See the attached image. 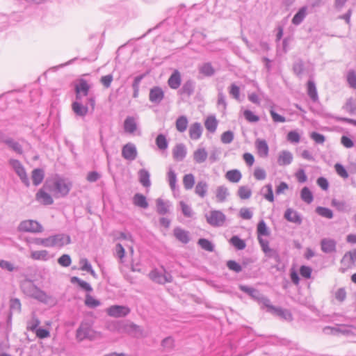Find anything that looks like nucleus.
<instances>
[{"mask_svg":"<svg viewBox=\"0 0 356 356\" xmlns=\"http://www.w3.org/2000/svg\"><path fill=\"white\" fill-rule=\"evenodd\" d=\"M18 229L20 232L40 233L43 231V227L36 220H26L19 223Z\"/></svg>","mask_w":356,"mask_h":356,"instance_id":"obj_8","label":"nucleus"},{"mask_svg":"<svg viewBox=\"0 0 356 356\" xmlns=\"http://www.w3.org/2000/svg\"><path fill=\"white\" fill-rule=\"evenodd\" d=\"M164 98V92L159 86H154L149 90V99L155 104H159Z\"/></svg>","mask_w":356,"mask_h":356,"instance_id":"obj_15","label":"nucleus"},{"mask_svg":"<svg viewBox=\"0 0 356 356\" xmlns=\"http://www.w3.org/2000/svg\"><path fill=\"white\" fill-rule=\"evenodd\" d=\"M307 94L314 102H316L318 100V96L315 83L312 80H309L307 82Z\"/></svg>","mask_w":356,"mask_h":356,"instance_id":"obj_35","label":"nucleus"},{"mask_svg":"<svg viewBox=\"0 0 356 356\" xmlns=\"http://www.w3.org/2000/svg\"><path fill=\"white\" fill-rule=\"evenodd\" d=\"M181 74L177 70H175L168 80L169 87L173 90L179 88L181 85Z\"/></svg>","mask_w":356,"mask_h":356,"instance_id":"obj_16","label":"nucleus"},{"mask_svg":"<svg viewBox=\"0 0 356 356\" xmlns=\"http://www.w3.org/2000/svg\"><path fill=\"white\" fill-rule=\"evenodd\" d=\"M183 184L186 190L191 189L195 184V177L193 174H187L184 176Z\"/></svg>","mask_w":356,"mask_h":356,"instance_id":"obj_50","label":"nucleus"},{"mask_svg":"<svg viewBox=\"0 0 356 356\" xmlns=\"http://www.w3.org/2000/svg\"><path fill=\"white\" fill-rule=\"evenodd\" d=\"M133 203L140 208L147 209L148 207V202L145 195L140 193H136L133 197Z\"/></svg>","mask_w":356,"mask_h":356,"instance_id":"obj_34","label":"nucleus"},{"mask_svg":"<svg viewBox=\"0 0 356 356\" xmlns=\"http://www.w3.org/2000/svg\"><path fill=\"white\" fill-rule=\"evenodd\" d=\"M316 213L318 214L319 216L331 219L333 218V212L331 209L323 207H317L316 208Z\"/></svg>","mask_w":356,"mask_h":356,"instance_id":"obj_52","label":"nucleus"},{"mask_svg":"<svg viewBox=\"0 0 356 356\" xmlns=\"http://www.w3.org/2000/svg\"><path fill=\"white\" fill-rule=\"evenodd\" d=\"M44 177V172L43 170L40 169V168L34 169L32 171V176H31L33 184L35 186L39 185L40 184H41L42 182Z\"/></svg>","mask_w":356,"mask_h":356,"instance_id":"obj_36","label":"nucleus"},{"mask_svg":"<svg viewBox=\"0 0 356 356\" xmlns=\"http://www.w3.org/2000/svg\"><path fill=\"white\" fill-rule=\"evenodd\" d=\"M208 157V153L204 147H198L193 152V160L196 163H204Z\"/></svg>","mask_w":356,"mask_h":356,"instance_id":"obj_25","label":"nucleus"},{"mask_svg":"<svg viewBox=\"0 0 356 356\" xmlns=\"http://www.w3.org/2000/svg\"><path fill=\"white\" fill-rule=\"evenodd\" d=\"M208 224L214 227H219L224 225L227 217L220 210H211L205 215Z\"/></svg>","mask_w":356,"mask_h":356,"instance_id":"obj_6","label":"nucleus"},{"mask_svg":"<svg viewBox=\"0 0 356 356\" xmlns=\"http://www.w3.org/2000/svg\"><path fill=\"white\" fill-rule=\"evenodd\" d=\"M239 289L247 293L248 296H250L252 299H254V300H257V299L259 298V296L261 295V293L257 290V289H255L252 287H250L248 286H245V285H239Z\"/></svg>","mask_w":356,"mask_h":356,"instance_id":"obj_32","label":"nucleus"},{"mask_svg":"<svg viewBox=\"0 0 356 356\" xmlns=\"http://www.w3.org/2000/svg\"><path fill=\"white\" fill-rule=\"evenodd\" d=\"M161 346L165 351H170L174 348V339L168 337L162 341Z\"/></svg>","mask_w":356,"mask_h":356,"instance_id":"obj_60","label":"nucleus"},{"mask_svg":"<svg viewBox=\"0 0 356 356\" xmlns=\"http://www.w3.org/2000/svg\"><path fill=\"white\" fill-rule=\"evenodd\" d=\"M138 179L140 183L145 188L151 186L150 174L146 169H140L138 172Z\"/></svg>","mask_w":356,"mask_h":356,"instance_id":"obj_26","label":"nucleus"},{"mask_svg":"<svg viewBox=\"0 0 356 356\" xmlns=\"http://www.w3.org/2000/svg\"><path fill=\"white\" fill-rule=\"evenodd\" d=\"M167 178L170 188L172 190H175L177 183V175L172 168H169V170L167 174Z\"/></svg>","mask_w":356,"mask_h":356,"instance_id":"obj_53","label":"nucleus"},{"mask_svg":"<svg viewBox=\"0 0 356 356\" xmlns=\"http://www.w3.org/2000/svg\"><path fill=\"white\" fill-rule=\"evenodd\" d=\"M86 100L87 102L85 105H83V99H76V101L72 103V108L76 115L84 117L88 113L89 108H90L92 111L94 110L95 106V97L93 96H89L87 97Z\"/></svg>","mask_w":356,"mask_h":356,"instance_id":"obj_4","label":"nucleus"},{"mask_svg":"<svg viewBox=\"0 0 356 356\" xmlns=\"http://www.w3.org/2000/svg\"><path fill=\"white\" fill-rule=\"evenodd\" d=\"M174 235L177 240L183 243H188L190 241L188 232L180 227L175 228Z\"/></svg>","mask_w":356,"mask_h":356,"instance_id":"obj_28","label":"nucleus"},{"mask_svg":"<svg viewBox=\"0 0 356 356\" xmlns=\"http://www.w3.org/2000/svg\"><path fill=\"white\" fill-rule=\"evenodd\" d=\"M44 187L51 192L56 197H63L69 193L72 188V184L67 179L55 177L51 181L46 182Z\"/></svg>","mask_w":356,"mask_h":356,"instance_id":"obj_1","label":"nucleus"},{"mask_svg":"<svg viewBox=\"0 0 356 356\" xmlns=\"http://www.w3.org/2000/svg\"><path fill=\"white\" fill-rule=\"evenodd\" d=\"M271 313L286 321H291L293 318L291 312L288 309L275 307V309Z\"/></svg>","mask_w":356,"mask_h":356,"instance_id":"obj_38","label":"nucleus"},{"mask_svg":"<svg viewBox=\"0 0 356 356\" xmlns=\"http://www.w3.org/2000/svg\"><path fill=\"white\" fill-rule=\"evenodd\" d=\"M229 95L236 100L239 99L240 97V88L235 83H232L229 88Z\"/></svg>","mask_w":356,"mask_h":356,"instance_id":"obj_62","label":"nucleus"},{"mask_svg":"<svg viewBox=\"0 0 356 356\" xmlns=\"http://www.w3.org/2000/svg\"><path fill=\"white\" fill-rule=\"evenodd\" d=\"M149 278L154 282L164 284L172 281V277L169 272L162 266V271L155 268L153 269L149 274Z\"/></svg>","mask_w":356,"mask_h":356,"instance_id":"obj_7","label":"nucleus"},{"mask_svg":"<svg viewBox=\"0 0 356 356\" xmlns=\"http://www.w3.org/2000/svg\"><path fill=\"white\" fill-rule=\"evenodd\" d=\"M0 141L5 144L10 149L15 152L16 154H23V148L22 145L18 141L14 140L13 138L2 136L0 137Z\"/></svg>","mask_w":356,"mask_h":356,"instance_id":"obj_11","label":"nucleus"},{"mask_svg":"<svg viewBox=\"0 0 356 356\" xmlns=\"http://www.w3.org/2000/svg\"><path fill=\"white\" fill-rule=\"evenodd\" d=\"M188 119L186 116L181 115L179 117L175 122L176 129L179 132H184L188 127Z\"/></svg>","mask_w":356,"mask_h":356,"instance_id":"obj_42","label":"nucleus"},{"mask_svg":"<svg viewBox=\"0 0 356 356\" xmlns=\"http://www.w3.org/2000/svg\"><path fill=\"white\" fill-rule=\"evenodd\" d=\"M197 244L204 250L213 252L214 246L211 241L206 238H200L197 241Z\"/></svg>","mask_w":356,"mask_h":356,"instance_id":"obj_56","label":"nucleus"},{"mask_svg":"<svg viewBox=\"0 0 356 356\" xmlns=\"http://www.w3.org/2000/svg\"><path fill=\"white\" fill-rule=\"evenodd\" d=\"M93 322L85 319L82 321L76 331V339L78 341L85 339L92 341L95 339L96 332L92 328Z\"/></svg>","mask_w":356,"mask_h":356,"instance_id":"obj_3","label":"nucleus"},{"mask_svg":"<svg viewBox=\"0 0 356 356\" xmlns=\"http://www.w3.org/2000/svg\"><path fill=\"white\" fill-rule=\"evenodd\" d=\"M202 134V127L200 122L192 124L189 128V136L193 140L199 139Z\"/></svg>","mask_w":356,"mask_h":356,"instance_id":"obj_23","label":"nucleus"},{"mask_svg":"<svg viewBox=\"0 0 356 356\" xmlns=\"http://www.w3.org/2000/svg\"><path fill=\"white\" fill-rule=\"evenodd\" d=\"M343 109L347 111L350 115L356 114V102L353 98H349L344 106Z\"/></svg>","mask_w":356,"mask_h":356,"instance_id":"obj_47","label":"nucleus"},{"mask_svg":"<svg viewBox=\"0 0 356 356\" xmlns=\"http://www.w3.org/2000/svg\"><path fill=\"white\" fill-rule=\"evenodd\" d=\"M9 164L14 170L15 173L19 176L22 182L26 185V186H29L30 182L29 177L26 175L25 169L21 162L17 159H11L9 160Z\"/></svg>","mask_w":356,"mask_h":356,"instance_id":"obj_9","label":"nucleus"},{"mask_svg":"<svg viewBox=\"0 0 356 356\" xmlns=\"http://www.w3.org/2000/svg\"><path fill=\"white\" fill-rule=\"evenodd\" d=\"M36 200L41 202L44 205H50L53 204L54 200L51 196L43 191V189H40L35 195Z\"/></svg>","mask_w":356,"mask_h":356,"instance_id":"obj_24","label":"nucleus"},{"mask_svg":"<svg viewBox=\"0 0 356 356\" xmlns=\"http://www.w3.org/2000/svg\"><path fill=\"white\" fill-rule=\"evenodd\" d=\"M229 193L228 188L224 186H219L216 190V197L217 202H225L227 197L229 196Z\"/></svg>","mask_w":356,"mask_h":356,"instance_id":"obj_27","label":"nucleus"},{"mask_svg":"<svg viewBox=\"0 0 356 356\" xmlns=\"http://www.w3.org/2000/svg\"><path fill=\"white\" fill-rule=\"evenodd\" d=\"M21 289L23 293L27 296L31 297L37 300L49 303L51 296L47 295L44 291L37 287L31 280H26L22 283Z\"/></svg>","mask_w":356,"mask_h":356,"instance_id":"obj_2","label":"nucleus"},{"mask_svg":"<svg viewBox=\"0 0 356 356\" xmlns=\"http://www.w3.org/2000/svg\"><path fill=\"white\" fill-rule=\"evenodd\" d=\"M347 81L352 88L356 89V73L351 70L348 72Z\"/></svg>","mask_w":356,"mask_h":356,"instance_id":"obj_64","label":"nucleus"},{"mask_svg":"<svg viewBox=\"0 0 356 356\" xmlns=\"http://www.w3.org/2000/svg\"><path fill=\"white\" fill-rule=\"evenodd\" d=\"M321 250L325 253H332L336 250V241L331 238H323L321 241Z\"/></svg>","mask_w":356,"mask_h":356,"instance_id":"obj_17","label":"nucleus"},{"mask_svg":"<svg viewBox=\"0 0 356 356\" xmlns=\"http://www.w3.org/2000/svg\"><path fill=\"white\" fill-rule=\"evenodd\" d=\"M257 302L262 305V307H266L268 309V312H272L273 309H275V306L270 304V300L264 295L261 293Z\"/></svg>","mask_w":356,"mask_h":356,"instance_id":"obj_46","label":"nucleus"},{"mask_svg":"<svg viewBox=\"0 0 356 356\" xmlns=\"http://www.w3.org/2000/svg\"><path fill=\"white\" fill-rule=\"evenodd\" d=\"M168 202H165L161 198L156 200V211L160 215H165L168 212Z\"/></svg>","mask_w":356,"mask_h":356,"instance_id":"obj_43","label":"nucleus"},{"mask_svg":"<svg viewBox=\"0 0 356 356\" xmlns=\"http://www.w3.org/2000/svg\"><path fill=\"white\" fill-rule=\"evenodd\" d=\"M307 6L300 8L292 19V24L294 25L300 24L307 16Z\"/></svg>","mask_w":356,"mask_h":356,"instance_id":"obj_30","label":"nucleus"},{"mask_svg":"<svg viewBox=\"0 0 356 356\" xmlns=\"http://www.w3.org/2000/svg\"><path fill=\"white\" fill-rule=\"evenodd\" d=\"M131 312L127 306L112 305L106 309V313L109 316L121 318L127 316Z\"/></svg>","mask_w":356,"mask_h":356,"instance_id":"obj_10","label":"nucleus"},{"mask_svg":"<svg viewBox=\"0 0 356 356\" xmlns=\"http://www.w3.org/2000/svg\"><path fill=\"white\" fill-rule=\"evenodd\" d=\"M40 324V321L35 314H32L31 320L27 322L26 329L33 332L37 330L38 325Z\"/></svg>","mask_w":356,"mask_h":356,"instance_id":"obj_48","label":"nucleus"},{"mask_svg":"<svg viewBox=\"0 0 356 356\" xmlns=\"http://www.w3.org/2000/svg\"><path fill=\"white\" fill-rule=\"evenodd\" d=\"M58 263L63 267H68L72 263L71 257L69 254H64L58 259Z\"/></svg>","mask_w":356,"mask_h":356,"instance_id":"obj_63","label":"nucleus"},{"mask_svg":"<svg viewBox=\"0 0 356 356\" xmlns=\"http://www.w3.org/2000/svg\"><path fill=\"white\" fill-rule=\"evenodd\" d=\"M90 86L84 79L80 80L79 83L75 86L76 99L81 100L88 97L90 90Z\"/></svg>","mask_w":356,"mask_h":356,"instance_id":"obj_13","label":"nucleus"},{"mask_svg":"<svg viewBox=\"0 0 356 356\" xmlns=\"http://www.w3.org/2000/svg\"><path fill=\"white\" fill-rule=\"evenodd\" d=\"M293 70L297 76H300L304 72L303 61L302 60H296L293 65Z\"/></svg>","mask_w":356,"mask_h":356,"instance_id":"obj_58","label":"nucleus"},{"mask_svg":"<svg viewBox=\"0 0 356 356\" xmlns=\"http://www.w3.org/2000/svg\"><path fill=\"white\" fill-rule=\"evenodd\" d=\"M230 243L238 250H243L246 246L245 241L238 236H233L230 239Z\"/></svg>","mask_w":356,"mask_h":356,"instance_id":"obj_51","label":"nucleus"},{"mask_svg":"<svg viewBox=\"0 0 356 356\" xmlns=\"http://www.w3.org/2000/svg\"><path fill=\"white\" fill-rule=\"evenodd\" d=\"M266 257L268 258L273 259L275 262L280 261V255L278 252L273 248L268 247L267 249H264L263 251Z\"/></svg>","mask_w":356,"mask_h":356,"instance_id":"obj_57","label":"nucleus"},{"mask_svg":"<svg viewBox=\"0 0 356 356\" xmlns=\"http://www.w3.org/2000/svg\"><path fill=\"white\" fill-rule=\"evenodd\" d=\"M225 177L231 182L237 183L241 179V173L238 170H231L227 172Z\"/></svg>","mask_w":356,"mask_h":356,"instance_id":"obj_40","label":"nucleus"},{"mask_svg":"<svg viewBox=\"0 0 356 356\" xmlns=\"http://www.w3.org/2000/svg\"><path fill=\"white\" fill-rule=\"evenodd\" d=\"M284 218L289 222L300 225L302 218L298 213L293 209H287L284 213Z\"/></svg>","mask_w":356,"mask_h":356,"instance_id":"obj_22","label":"nucleus"},{"mask_svg":"<svg viewBox=\"0 0 356 356\" xmlns=\"http://www.w3.org/2000/svg\"><path fill=\"white\" fill-rule=\"evenodd\" d=\"M257 152L261 157H266L268 155L269 148L265 140L257 139L255 142Z\"/></svg>","mask_w":356,"mask_h":356,"instance_id":"obj_21","label":"nucleus"},{"mask_svg":"<svg viewBox=\"0 0 356 356\" xmlns=\"http://www.w3.org/2000/svg\"><path fill=\"white\" fill-rule=\"evenodd\" d=\"M156 145L160 150H165L168 147L166 137L162 134H159L156 138Z\"/></svg>","mask_w":356,"mask_h":356,"instance_id":"obj_49","label":"nucleus"},{"mask_svg":"<svg viewBox=\"0 0 356 356\" xmlns=\"http://www.w3.org/2000/svg\"><path fill=\"white\" fill-rule=\"evenodd\" d=\"M71 282L72 283L77 284L78 286L85 291L91 292L92 291V288L89 283L77 277H72L71 278Z\"/></svg>","mask_w":356,"mask_h":356,"instance_id":"obj_41","label":"nucleus"},{"mask_svg":"<svg viewBox=\"0 0 356 356\" xmlns=\"http://www.w3.org/2000/svg\"><path fill=\"white\" fill-rule=\"evenodd\" d=\"M257 234L259 236H267L270 234L266 224L263 220H260L257 225Z\"/></svg>","mask_w":356,"mask_h":356,"instance_id":"obj_54","label":"nucleus"},{"mask_svg":"<svg viewBox=\"0 0 356 356\" xmlns=\"http://www.w3.org/2000/svg\"><path fill=\"white\" fill-rule=\"evenodd\" d=\"M136 129L137 124L134 118L128 116L124 122V131L129 134H133Z\"/></svg>","mask_w":356,"mask_h":356,"instance_id":"obj_29","label":"nucleus"},{"mask_svg":"<svg viewBox=\"0 0 356 356\" xmlns=\"http://www.w3.org/2000/svg\"><path fill=\"white\" fill-rule=\"evenodd\" d=\"M204 126L209 132L214 133L218 126V121L215 116H209L205 120Z\"/></svg>","mask_w":356,"mask_h":356,"instance_id":"obj_39","label":"nucleus"},{"mask_svg":"<svg viewBox=\"0 0 356 356\" xmlns=\"http://www.w3.org/2000/svg\"><path fill=\"white\" fill-rule=\"evenodd\" d=\"M227 266L230 270L234 271V273H240L242 271V266L234 260H229L227 261Z\"/></svg>","mask_w":356,"mask_h":356,"instance_id":"obj_61","label":"nucleus"},{"mask_svg":"<svg viewBox=\"0 0 356 356\" xmlns=\"http://www.w3.org/2000/svg\"><path fill=\"white\" fill-rule=\"evenodd\" d=\"M252 191L246 186H240L238 190V195L242 200H246L251 197Z\"/></svg>","mask_w":356,"mask_h":356,"instance_id":"obj_55","label":"nucleus"},{"mask_svg":"<svg viewBox=\"0 0 356 356\" xmlns=\"http://www.w3.org/2000/svg\"><path fill=\"white\" fill-rule=\"evenodd\" d=\"M71 243L70 236L65 234H58L51 236V247L61 248L65 245Z\"/></svg>","mask_w":356,"mask_h":356,"instance_id":"obj_14","label":"nucleus"},{"mask_svg":"<svg viewBox=\"0 0 356 356\" xmlns=\"http://www.w3.org/2000/svg\"><path fill=\"white\" fill-rule=\"evenodd\" d=\"M195 86V82L193 80H187L184 83L179 92L182 95L191 96L194 92Z\"/></svg>","mask_w":356,"mask_h":356,"instance_id":"obj_20","label":"nucleus"},{"mask_svg":"<svg viewBox=\"0 0 356 356\" xmlns=\"http://www.w3.org/2000/svg\"><path fill=\"white\" fill-rule=\"evenodd\" d=\"M31 258L33 260L47 261L50 257L49 252L46 250L32 251Z\"/></svg>","mask_w":356,"mask_h":356,"instance_id":"obj_33","label":"nucleus"},{"mask_svg":"<svg viewBox=\"0 0 356 356\" xmlns=\"http://www.w3.org/2000/svg\"><path fill=\"white\" fill-rule=\"evenodd\" d=\"M293 161V154L287 150H283L280 152L277 158V163L280 165H288Z\"/></svg>","mask_w":356,"mask_h":356,"instance_id":"obj_19","label":"nucleus"},{"mask_svg":"<svg viewBox=\"0 0 356 356\" xmlns=\"http://www.w3.org/2000/svg\"><path fill=\"white\" fill-rule=\"evenodd\" d=\"M173 158L178 161H181L186 156V148L183 143L177 144L172 150Z\"/></svg>","mask_w":356,"mask_h":356,"instance_id":"obj_18","label":"nucleus"},{"mask_svg":"<svg viewBox=\"0 0 356 356\" xmlns=\"http://www.w3.org/2000/svg\"><path fill=\"white\" fill-rule=\"evenodd\" d=\"M122 157L128 161L135 160L138 156V152L136 145L134 143H128L122 147Z\"/></svg>","mask_w":356,"mask_h":356,"instance_id":"obj_12","label":"nucleus"},{"mask_svg":"<svg viewBox=\"0 0 356 356\" xmlns=\"http://www.w3.org/2000/svg\"><path fill=\"white\" fill-rule=\"evenodd\" d=\"M85 305L90 308H95L100 305V302L95 299L92 296L89 294L86 296Z\"/></svg>","mask_w":356,"mask_h":356,"instance_id":"obj_59","label":"nucleus"},{"mask_svg":"<svg viewBox=\"0 0 356 356\" xmlns=\"http://www.w3.org/2000/svg\"><path fill=\"white\" fill-rule=\"evenodd\" d=\"M208 188V184L205 181H200L195 186V193L200 197L204 198L207 195Z\"/></svg>","mask_w":356,"mask_h":356,"instance_id":"obj_31","label":"nucleus"},{"mask_svg":"<svg viewBox=\"0 0 356 356\" xmlns=\"http://www.w3.org/2000/svg\"><path fill=\"white\" fill-rule=\"evenodd\" d=\"M300 197L307 204H311L314 200V196L309 188L305 186L300 192Z\"/></svg>","mask_w":356,"mask_h":356,"instance_id":"obj_44","label":"nucleus"},{"mask_svg":"<svg viewBox=\"0 0 356 356\" xmlns=\"http://www.w3.org/2000/svg\"><path fill=\"white\" fill-rule=\"evenodd\" d=\"M111 330L117 331L120 333H127L129 334H140L142 330L140 326L134 323L125 321H117L113 323L110 327Z\"/></svg>","mask_w":356,"mask_h":356,"instance_id":"obj_5","label":"nucleus"},{"mask_svg":"<svg viewBox=\"0 0 356 356\" xmlns=\"http://www.w3.org/2000/svg\"><path fill=\"white\" fill-rule=\"evenodd\" d=\"M261 193L264 197V198L270 202H274V195L273 191V186L270 184L266 185L262 189Z\"/></svg>","mask_w":356,"mask_h":356,"instance_id":"obj_45","label":"nucleus"},{"mask_svg":"<svg viewBox=\"0 0 356 356\" xmlns=\"http://www.w3.org/2000/svg\"><path fill=\"white\" fill-rule=\"evenodd\" d=\"M199 72L206 76H211L215 74V69L211 63H205L199 67Z\"/></svg>","mask_w":356,"mask_h":356,"instance_id":"obj_37","label":"nucleus"}]
</instances>
